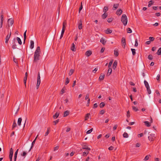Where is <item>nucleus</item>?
<instances>
[{
	"instance_id": "1",
	"label": "nucleus",
	"mask_w": 161,
	"mask_h": 161,
	"mask_svg": "<svg viewBox=\"0 0 161 161\" xmlns=\"http://www.w3.org/2000/svg\"><path fill=\"white\" fill-rule=\"evenodd\" d=\"M40 53V47H37L34 53V62H36L38 60H39Z\"/></svg>"
},
{
	"instance_id": "2",
	"label": "nucleus",
	"mask_w": 161,
	"mask_h": 161,
	"mask_svg": "<svg viewBox=\"0 0 161 161\" xmlns=\"http://www.w3.org/2000/svg\"><path fill=\"white\" fill-rule=\"evenodd\" d=\"M121 21L122 22L124 25L125 26L127 25V18L125 14H124L122 15Z\"/></svg>"
},
{
	"instance_id": "3",
	"label": "nucleus",
	"mask_w": 161,
	"mask_h": 161,
	"mask_svg": "<svg viewBox=\"0 0 161 161\" xmlns=\"http://www.w3.org/2000/svg\"><path fill=\"white\" fill-rule=\"evenodd\" d=\"M41 83L40 76L39 72L38 73L37 75V82L36 84V88L38 89L39 86Z\"/></svg>"
},
{
	"instance_id": "4",
	"label": "nucleus",
	"mask_w": 161,
	"mask_h": 161,
	"mask_svg": "<svg viewBox=\"0 0 161 161\" xmlns=\"http://www.w3.org/2000/svg\"><path fill=\"white\" fill-rule=\"evenodd\" d=\"M156 138L155 135L154 134H151L148 136V139L149 141H153Z\"/></svg>"
},
{
	"instance_id": "5",
	"label": "nucleus",
	"mask_w": 161,
	"mask_h": 161,
	"mask_svg": "<svg viewBox=\"0 0 161 161\" xmlns=\"http://www.w3.org/2000/svg\"><path fill=\"white\" fill-rule=\"evenodd\" d=\"M121 43L122 47L125 48L126 45V40L125 37H123L121 39Z\"/></svg>"
},
{
	"instance_id": "6",
	"label": "nucleus",
	"mask_w": 161,
	"mask_h": 161,
	"mask_svg": "<svg viewBox=\"0 0 161 161\" xmlns=\"http://www.w3.org/2000/svg\"><path fill=\"white\" fill-rule=\"evenodd\" d=\"M82 148V149H86L89 151H90L91 150V148L88 147V145H87L86 144H84L83 145Z\"/></svg>"
},
{
	"instance_id": "7",
	"label": "nucleus",
	"mask_w": 161,
	"mask_h": 161,
	"mask_svg": "<svg viewBox=\"0 0 161 161\" xmlns=\"http://www.w3.org/2000/svg\"><path fill=\"white\" fill-rule=\"evenodd\" d=\"M11 35V32H10V34H8L7 35L5 39V43H7L8 42V41L10 38Z\"/></svg>"
},
{
	"instance_id": "8",
	"label": "nucleus",
	"mask_w": 161,
	"mask_h": 161,
	"mask_svg": "<svg viewBox=\"0 0 161 161\" xmlns=\"http://www.w3.org/2000/svg\"><path fill=\"white\" fill-rule=\"evenodd\" d=\"M27 76H28V73L27 72H26L25 73V76L24 78V82L25 84V86H26V83L27 80Z\"/></svg>"
},
{
	"instance_id": "9",
	"label": "nucleus",
	"mask_w": 161,
	"mask_h": 161,
	"mask_svg": "<svg viewBox=\"0 0 161 161\" xmlns=\"http://www.w3.org/2000/svg\"><path fill=\"white\" fill-rule=\"evenodd\" d=\"M3 14L1 15V22H0V27L1 28L3 25Z\"/></svg>"
},
{
	"instance_id": "10",
	"label": "nucleus",
	"mask_w": 161,
	"mask_h": 161,
	"mask_svg": "<svg viewBox=\"0 0 161 161\" xmlns=\"http://www.w3.org/2000/svg\"><path fill=\"white\" fill-rule=\"evenodd\" d=\"M92 54V52L90 50L87 51L85 53V55L87 57H89Z\"/></svg>"
},
{
	"instance_id": "11",
	"label": "nucleus",
	"mask_w": 161,
	"mask_h": 161,
	"mask_svg": "<svg viewBox=\"0 0 161 161\" xmlns=\"http://www.w3.org/2000/svg\"><path fill=\"white\" fill-rule=\"evenodd\" d=\"M38 136V135L36 137V138H35V139L32 142V144H31V147L30 148V150H29V152L31 150L32 148V147H33L34 144L35 143V142L36 141V138Z\"/></svg>"
},
{
	"instance_id": "12",
	"label": "nucleus",
	"mask_w": 161,
	"mask_h": 161,
	"mask_svg": "<svg viewBox=\"0 0 161 161\" xmlns=\"http://www.w3.org/2000/svg\"><path fill=\"white\" fill-rule=\"evenodd\" d=\"M122 13V9H118L116 12V14L118 15H120Z\"/></svg>"
},
{
	"instance_id": "13",
	"label": "nucleus",
	"mask_w": 161,
	"mask_h": 161,
	"mask_svg": "<svg viewBox=\"0 0 161 161\" xmlns=\"http://www.w3.org/2000/svg\"><path fill=\"white\" fill-rule=\"evenodd\" d=\"M82 28V25L81 20H80L78 25V28L79 30L81 29Z\"/></svg>"
},
{
	"instance_id": "14",
	"label": "nucleus",
	"mask_w": 161,
	"mask_h": 161,
	"mask_svg": "<svg viewBox=\"0 0 161 161\" xmlns=\"http://www.w3.org/2000/svg\"><path fill=\"white\" fill-rule=\"evenodd\" d=\"M8 22L10 24L12 25L14 24V20L12 19H9L8 20Z\"/></svg>"
},
{
	"instance_id": "15",
	"label": "nucleus",
	"mask_w": 161,
	"mask_h": 161,
	"mask_svg": "<svg viewBox=\"0 0 161 161\" xmlns=\"http://www.w3.org/2000/svg\"><path fill=\"white\" fill-rule=\"evenodd\" d=\"M119 6V4H114L113 6V9L114 10L116 9Z\"/></svg>"
},
{
	"instance_id": "16",
	"label": "nucleus",
	"mask_w": 161,
	"mask_h": 161,
	"mask_svg": "<svg viewBox=\"0 0 161 161\" xmlns=\"http://www.w3.org/2000/svg\"><path fill=\"white\" fill-rule=\"evenodd\" d=\"M100 42L102 43L103 45H104L106 43V41L105 40V39L102 38L100 40Z\"/></svg>"
},
{
	"instance_id": "17",
	"label": "nucleus",
	"mask_w": 161,
	"mask_h": 161,
	"mask_svg": "<svg viewBox=\"0 0 161 161\" xmlns=\"http://www.w3.org/2000/svg\"><path fill=\"white\" fill-rule=\"evenodd\" d=\"M75 44L74 43H72V46L71 47V50L72 51H76V49L75 48Z\"/></svg>"
},
{
	"instance_id": "18",
	"label": "nucleus",
	"mask_w": 161,
	"mask_h": 161,
	"mask_svg": "<svg viewBox=\"0 0 161 161\" xmlns=\"http://www.w3.org/2000/svg\"><path fill=\"white\" fill-rule=\"evenodd\" d=\"M117 61H115L114 62V63H113V69H115V68H116V66H117Z\"/></svg>"
},
{
	"instance_id": "19",
	"label": "nucleus",
	"mask_w": 161,
	"mask_h": 161,
	"mask_svg": "<svg viewBox=\"0 0 161 161\" xmlns=\"http://www.w3.org/2000/svg\"><path fill=\"white\" fill-rule=\"evenodd\" d=\"M112 32V31L109 29H107L105 31V33L107 34H109L111 33Z\"/></svg>"
},
{
	"instance_id": "20",
	"label": "nucleus",
	"mask_w": 161,
	"mask_h": 161,
	"mask_svg": "<svg viewBox=\"0 0 161 161\" xmlns=\"http://www.w3.org/2000/svg\"><path fill=\"white\" fill-rule=\"evenodd\" d=\"M69 114V111L67 110L64 112V117H66L68 116Z\"/></svg>"
},
{
	"instance_id": "21",
	"label": "nucleus",
	"mask_w": 161,
	"mask_h": 161,
	"mask_svg": "<svg viewBox=\"0 0 161 161\" xmlns=\"http://www.w3.org/2000/svg\"><path fill=\"white\" fill-rule=\"evenodd\" d=\"M31 45L30 48L31 49H33L34 47V42L32 40H31L30 41Z\"/></svg>"
},
{
	"instance_id": "22",
	"label": "nucleus",
	"mask_w": 161,
	"mask_h": 161,
	"mask_svg": "<svg viewBox=\"0 0 161 161\" xmlns=\"http://www.w3.org/2000/svg\"><path fill=\"white\" fill-rule=\"evenodd\" d=\"M22 120V119L21 118H19L18 119V125L20 126L21 125V122Z\"/></svg>"
},
{
	"instance_id": "23",
	"label": "nucleus",
	"mask_w": 161,
	"mask_h": 161,
	"mask_svg": "<svg viewBox=\"0 0 161 161\" xmlns=\"http://www.w3.org/2000/svg\"><path fill=\"white\" fill-rule=\"evenodd\" d=\"M17 124L16 123L15 120H14L13 122V125L12 127V130H13L14 128L17 126Z\"/></svg>"
},
{
	"instance_id": "24",
	"label": "nucleus",
	"mask_w": 161,
	"mask_h": 161,
	"mask_svg": "<svg viewBox=\"0 0 161 161\" xmlns=\"http://www.w3.org/2000/svg\"><path fill=\"white\" fill-rule=\"evenodd\" d=\"M104 75L101 74L99 79V80L100 81L103 80L104 79Z\"/></svg>"
},
{
	"instance_id": "25",
	"label": "nucleus",
	"mask_w": 161,
	"mask_h": 161,
	"mask_svg": "<svg viewBox=\"0 0 161 161\" xmlns=\"http://www.w3.org/2000/svg\"><path fill=\"white\" fill-rule=\"evenodd\" d=\"M90 115V113H87V114L85 116V120H87L88 118H89V116Z\"/></svg>"
},
{
	"instance_id": "26",
	"label": "nucleus",
	"mask_w": 161,
	"mask_h": 161,
	"mask_svg": "<svg viewBox=\"0 0 161 161\" xmlns=\"http://www.w3.org/2000/svg\"><path fill=\"white\" fill-rule=\"evenodd\" d=\"M59 114L58 113H56L53 116V118L54 119H57L59 115Z\"/></svg>"
},
{
	"instance_id": "27",
	"label": "nucleus",
	"mask_w": 161,
	"mask_h": 161,
	"mask_svg": "<svg viewBox=\"0 0 161 161\" xmlns=\"http://www.w3.org/2000/svg\"><path fill=\"white\" fill-rule=\"evenodd\" d=\"M15 42V39L14 38L13 41V42H14V45L12 46V47L13 49H15L16 48V45L14 44Z\"/></svg>"
},
{
	"instance_id": "28",
	"label": "nucleus",
	"mask_w": 161,
	"mask_h": 161,
	"mask_svg": "<svg viewBox=\"0 0 161 161\" xmlns=\"http://www.w3.org/2000/svg\"><path fill=\"white\" fill-rule=\"evenodd\" d=\"M144 123L145 124V125L147 127H150L151 126V125L148 121H144Z\"/></svg>"
},
{
	"instance_id": "29",
	"label": "nucleus",
	"mask_w": 161,
	"mask_h": 161,
	"mask_svg": "<svg viewBox=\"0 0 161 161\" xmlns=\"http://www.w3.org/2000/svg\"><path fill=\"white\" fill-rule=\"evenodd\" d=\"M16 39H17L19 44L20 45H21L22 42L21 39L19 37H17L16 38Z\"/></svg>"
},
{
	"instance_id": "30",
	"label": "nucleus",
	"mask_w": 161,
	"mask_h": 161,
	"mask_svg": "<svg viewBox=\"0 0 161 161\" xmlns=\"http://www.w3.org/2000/svg\"><path fill=\"white\" fill-rule=\"evenodd\" d=\"M74 69H71L70 70L69 72V76L71 75L74 72Z\"/></svg>"
},
{
	"instance_id": "31",
	"label": "nucleus",
	"mask_w": 161,
	"mask_h": 161,
	"mask_svg": "<svg viewBox=\"0 0 161 161\" xmlns=\"http://www.w3.org/2000/svg\"><path fill=\"white\" fill-rule=\"evenodd\" d=\"M144 83L146 88H147L149 87L148 83L146 80H145L144 81Z\"/></svg>"
},
{
	"instance_id": "32",
	"label": "nucleus",
	"mask_w": 161,
	"mask_h": 161,
	"mask_svg": "<svg viewBox=\"0 0 161 161\" xmlns=\"http://www.w3.org/2000/svg\"><path fill=\"white\" fill-rule=\"evenodd\" d=\"M112 69L110 68H109V69L108 70V74H107L108 76L110 75V74L112 73Z\"/></svg>"
},
{
	"instance_id": "33",
	"label": "nucleus",
	"mask_w": 161,
	"mask_h": 161,
	"mask_svg": "<svg viewBox=\"0 0 161 161\" xmlns=\"http://www.w3.org/2000/svg\"><path fill=\"white\" fill-rule=\"evenodd\" d=\"M154 2L152 0L149 1L148 2V7H150L151 5L153 4Z\"/></svg>"
},
{
	"instance_id": "34",
	"label": "nucleus",
	"mask_w": 161,
	"mask_h": 161,
	"mask_svg": "<svg viewBox=\"0 0 161 161\" xmlns=\"http://www.w3.org/2000/svg\"><path fill=\"white\" fill-rule=\"evenodd\" d=\"M108 10V7L107 6H105L104 7L103 11L105 13Z\"/></svg>"
},
{
	"instance_id": "35",
	"label": "nucleus",
	"mask_w": 161,
	"mask_h": 161,
	"mask_svg": "<svg viewBox=\"0 0 161 161\" xmlns=\"http://www.w3.org/2000/svg\"><path fill=\"white\" fill-rule=\"evenodd\" d=\"M13 151L12 148H11L10 150L9 155L11 156H13Z\"/></svg>"
},
{
	"instance_id": "36",
	"label": "nucleus",
	"mask_w": 161,
	"mask_h": 161,
	"mask_svg": "<svg viewBox=\"0 0 161 161\" xmlns=\"http://www.w3.org/2000/svg\"><path fill=\"white\" fill-rule=\"evenodd\" d=\"M156 53L158 55H161V47L159 48L158 50V51Z\"/></svg>"
},
{
	"instance_id": "37",
	"label": "nucleus",
	"mask_w": 161,
	"mask_h": 161,
	"mask_svg": "<svg viewBox=\"0 0 161 161\" xmlns=\"http://www.w3.org/2000/svg\"><path fill=\"white\" fill-rule=\"evenodd\" d=\"M107 16V15L105 13H104L103 14H102V17L103 19H105Z\"/></svg>"
},
{
	"instance_id": "38",
	"label": "nucleus",
	"mask_w": 161,
	"mask_h": 161,
	"mask_svg": "<svg viewBox=\"0 0 161 161\" xmlns=\"http://www.w3.org/2000/svg\"><path fill=\"white\" fill-rule=\"evenodd\" d=\"M114 54L115 56L116 57L118 56L119 55V53L118 51L117 50H114Z\"/></svg>"
},
{
	"instance_id": "39",
	"label": "nucleus",
	"mask_w": 161,
	"mask_h": 161,
	"mask_svg": "<svg viewBox=\"0 0 161 161\" xmlns=\"http://www.w3.org/2000/svg\"><path fill=\"white\" fill-rule=\"evenodd\" d=\"M105 105V104L103 102H101L100 104V107L101 108L103 107Z\"/></svg>"
},
{
	"instance_id": "40",
	"label": "nucleus",
	"mask_w": 161,
	"mask_h": 161,
	"mask_svg": "<svg viewBox=\"0 0 161 161\" xmlns=\"http://www.w3.org/2000/svg\"><path fill=\"white\" fill-rule=\"evenodd\" d=\"M123 136L124 138H128V135L127 133L124 132L123 134Z\"/></svg>"
},
{
	"instance_id": "41",
	"label": "nucleus",
	"mask_w": 161,
	"mask_h": 161,
	"mask_svg": "<svg viewBox=\"0 0 161 161\" xmlns=\"http://www.w3.org/2000/svg\"><path fill=\"white\" fill-rule=\"evenodd\" d=\"M147 88V91L148 93L149 94H150L151 93V90L150 88V87H148Z\"/></svg>"
},
{
	"instance_id": "42",
	"label": "nucleus",
	"mask_w": 161,
	"mask_h": 161,
	"mask_svg": "<svg viewBox=\"0 0 161 161\" xmlns=\"http://www.w3.org/2000/svg\"><path fill=\"white\" fill-rule=\"evenodd\" d=\"M65 30H62L61 36L60 37V39H61L63 36Z\"/></svg>"
},
{
	"instance_id": "43",
	"label": "nucleus",
	"mask_w": 161,
	"mask_h": 161,
	"mask_svg": "<svg viewBox=\"0 0 161 161\" xmlns=\"http://www.w3.org/2000/svg\"><path fill=\"white\" fill-rule=\"evenodd\" d=\"M131 50L132 52V53L133 55H135L136 54V50L134 49L131 48Z\"/></svg>"
},
{
	"instance_id": "44",
	"label": "nucleus",
	"mask_w": 161,
	"mask_h": 161,
	"mask_svg": "<svg viewBox=\"0 0 161 161\" xmlns=\"http://www.w3.org/2000/svg\"><path fill=\"white\" fill-rule=\"evenodd\" d=\"M150 157V155H147L145 157V158L144 159V160H145V161L148 160L149 159Z\"/></svg>"
},
{
	"instance_id": "45",
	"label": "nucleus",
	"mask_w": 161,
	"mask_h": 161,
	"mask_svg": "<svg viewBox=\"0 0 161 161\" xmlns=\"http://www.w3.org/2000/svg\"><path fill=\"white\" fill-rule=\"evenodd\" d=\"M127 32L129 33H130L132 32L130 28H127Z\"/></svg>"
},
{
	"instance_id": "46",
	"label": "nucleus",
	"mask_w": 161,
	"mask_h": 161,
	"mask_svg": "<svg viewBox=\"0 0 161 161\" xmlns=\"http://www.w3.org/2000/svg\"><path fill=\"white\" fill-rule=\"evenodd\" d=\"M69 80L68 78H66V81L65 83V84L66 85L69 83Z\"/></svg>"
},
{
	"instance_id": "47",
	"label": "nucleus",
	"mask_w": 161,
	"mask_h": 161,
	"mask_svg": "<svg viewBox=\"0 0 161 161\" xmlns=\"http://www.w3.org/2000/svg\"><path fill=\"white\" fill-rule=\"evenodd\" d=\"M65 88L64 87H63L61 90V93L62 94L64 93L65 92Z\"/></svg>"
},
{
	"instance_id": "48",
	"label": "nucleus",
	"mask_w": 161,
	"mask_h": 161,
	"mask_svg": "<svg viewBox=\"0 0 161 161\" xmlns=\"http://www.w3.org/2000/svg\"><path fill=\"white\" fill-rule=\"evenodd\" d=\"M113 18H108L107 21L108 23H110L112 22V20H113Z\"/></svg>"
},
{
	"instance_id": "49",
	"label": "nucleus",
	"mask_w": 161,
	"mask_h": 161,
	"mask_svg": "<svg viewBox=\"0 0 161 161\" xmlns=\"http://www.w3.org/2000/svg\"><path fill=\"white\" fill-rule=\"evenodd\" d=\"M153 57L152 55L150 54L148 55V58L149 60H152L153 59Z\"/></svg>"
},
{
	"instance_id": "50",
	"label": "nucleus",
	"mask_w": 161,
	"mask_h": 161,
	"mask_svg": "<svg viewBox=\"0 0 161 161\" xmlns=\"http://www.w3.org/2000/svg\"><path fill=\"white\" fill-rule=\"evenodd\" d=\"M113 60H112L109 63V64H108V68H110L111 67V65L112 64H113Z\"/></svg>"
},
{
	"instance_id": "51",
	"label": "nucleus",
	"mask_w": 161,
	"mask_h": 161,
	"mask_svg": "<svg viewBox=\"0 0 161 161\" xmlns=\"http://www.w3.org/2000/svg\"><path fill=\"white\" fill-rule=\"evenodd\" d=\"M26 31H27V30H26L24 34V39L25 40H25H26Z\"/></svg>"
},
{
	"instance_id": "52",
	"label": "nucleus",
	"mask_w": 161,
	"mask_h": 161,
	"mask_svg": "<svg viewBox=\"0 0 161 161\" xmlns=\"http://www.w3.org/2000/svg\"><path fill=\"white\" fill-rule=\"evenodd\" d=\"M93 128L91 129L90 130H88L86 132L87 134H89L92 131Z\"/></svg>"
},
{
	"instance_id": "53",
	"label": "nucleus",
	"mask_w": 161,
	"mask_h": 161,
	"mask_svg": "<svg viewBox=\"0 0 161 161\" xmlns=\"http://www.w3.org/2000/svg\"><path fill=\"white\" fill-rule=\"evenodd\" d=\"M132 108L135 111H137L138 110V109L136 108V107L135 106H133L132 107Z\"/></svg>"
},
{
	"instance_id": "54",
	"label": "nucleus",
	"mask_w": 161,
	"mask_h": 161,
	"mask_svg": "<svg viewBox=\"0 0 161 161\" xmlns=\"http://www.w3.org/2000/svg\"><path fill=\"white\" fill-rule=\"evenodd\" d=\"M49 129H50L49 128H47V132H46V133L45 134V136H47L48 135V134H49Z\"/></svg>"
},
{
	"instance_id": "55",
	"label": "nucleus",
	"mask_w": 161,
	"mask_h": 161,
	"mask_svg": "<svg viewBox=\"0 0 161 161\" xmlns=\"http://www.w3.org/2000/svg\"><path fill=\"white\" fill-rule=\"evenodd\" d=\"M13 60L14 62L17 64H18V61L16 58H15L14 57Z\"/></svg>"
},
{
	"instance_id": "56",
	"label": "nucleus",
	"mask_w": 161,
	"mask_h": 161,
	"mask_svg": "<svg viewBox=\"0 0 161 161\" xmlns=\"http://www.w3.org/2000/svg\"><path fill=\"white\" fill-rule=\"evenodd\" d=\"M117 127H118V125H114V126L113 128V130H116V129Z\"/></svg>"
},
{
	"instance_id": "57",
	"label": "nucleus",
	"mask_w": 161,
	"mask_h": 161,
	"mask_svg": "<svg viewBox=\"0 0 161 161\" xmlns=\"http://www.w3.org/2000/svg\"><path fill=\"white\" fill-rule=\"evenodd\" d=\"M89 94H87L86 96V97H85V100H87V99H89Z\"/></svg>"
},
{
	"instance_id": "58",
	"label": "nucleus",
	"mask_w": 161,
	"mask_h": 161,
	"mask_svg": "<svg viewBox=\"0 0 161 161\" xmlns=\"http://www.w3.org/2000/svg\"><path fill=\"white\" fill-rule=\"evenodd\" d=\"M149 39L150 40V41H151V42L153 41H154V38L153 37L150 36L149 37Z\"/></svg>"
},
{
	"instance_id": "59",
	"label": "nucleus",
	"mask_w": 161,
	"mask_h": 161,
	"mask_svg": "<svg viewBox=\"0 0 161 161\" xmlns=\"http://www.w3.org/2000/svg\"><path fill=\"white\" fill-rule=\"evenodd\" d=\"M59 146H57L54 147V151H56L59 148Z\"/></svg>"
},
{
	"instance_id": "60",
	"label": "nucleus",
	"mask_w": 161,
	"mask_h": 161,
	"mask_svg": "<svg viewBox=\"0 0 161 161\" xmlns=\"http://www.w3.org/2000/svg\"><path fill=\"white\" fill-rule=\"evenodd\" d=\"M130 113L129 111H128L127 112V116L128 118H129L130 116Z\"/></svg>"
},
{
	"instance_id": "61",
	"label": "nucleus",
	"mask_w": 161,
	"mask_h": 161,
	"mask_svg": "<svg viewBox=\"0 0 161 161\" xmlns=\"http://www.w3.org/2000/svg\"><path fill=\"white\" fill-rule=\"evenodd\" d=\"M105 112V111L104 110H101L100 112V114H104V113Z\"/></svg>"
},
{
	"instance_id": "62",
	"label": "nucleus",
	"mask_w": 161,
	"mask_h": 161,
	"mask_svg": "<svg viewBox=\"0 0 161 161\" xmlns=\"http://www.w3.org/2000/svg\"><path fill=\"white\" fill-rule=\"evenodd\" d=\"M59 122V119H57V120L53 121V123H54V125H55L57 124Z\"/></svg>"
},
{
	"instance_id": "63",
	"label": "nucleus",
	"mask_w": 161,
	"mask_h": 161,
	"mask_svg": "<svg viewBox=\"0 0 161 161\" xmlns=\"http://www.w3.org/2000/svg\"><path fill=\"white\" fill-rule=\"evenodd\" d=\"M27 154V153L25 152H23V153L21 154V155L23 156H25Z\"/></svg>"
},
{
	"instance_id": "64",
	"label": "nucleus",
	"mask_w": 161,
	"mask_h": 161,
	"mask_svg": "<svg viewBox=\"0 0 161 161\" xmlns=\"http://www.w3.org/2000/svg\"><path fill=\"white\" fill-rule=\"evenodd\" d=\"M141 146V144L139 143H137L136 145V147H139Z\"/></svg>"
}]
</instances>
